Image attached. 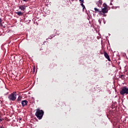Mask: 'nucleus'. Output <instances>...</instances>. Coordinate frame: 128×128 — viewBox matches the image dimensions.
Wrapping results in <instances>:
<instances>
[{
  "label": "nucleus",
  "mask_w": 128,
  "mask_h": 128,
  "mask_svg": "<svg viewBox=\"0 0 128 128\" xmlns=\"http://www.w3.org/2000/svg\"><path fill=\"white\" fill-rule=\"evenodd\" d=\"M121 96H124V94H128V88L124 86L120 92Z\"/></svg>",
  "instance_id": "7ed1b4c3"
},
{
  "label": "nucleus",
  "mask_w": 128,
  "mask_h": 128,
  "mask_svg": "<svg viewBox=\"0 0 128 128\" xmlns=\"http://www.w3.org/2000/svg\"><path fill=\"white\" fill-rule=\"evenodd\" d=\"M104 8H102V14H108V5L106 4H103Z\"/></svg>",
  "instance_id": "20e7f679"
},
{
  "label": "nucleus",
  "mask_w": 128,
  "mask_h": 128,
  "mask_svg": "<svg viewBox=\"0 0 128 128\" xmlns=\"http://www.w3.org/2000/svg\"><path fill=\"white\" fill-rule=\"evenodd\" d=\"M0 26H2V18H0Z\"/></svg>",
  "instance_id": "2eb2a0df"
},
{
  "label": "nucleus",
  "mask_w": 128,
  "mask_h": 128,
  "mask_svg": "<svg viewBox=\"0 0 128 128\" xmlns=\"http://www.w3.org/2000/svg\"><path fill=\"white\" fill-rule=\"evenodd\" d=\"M120 78H121V80H124V78H125L124 76L122 74L120 75Z\"/></svg>",
  "instance_id": "f8f14e48"
},
{
  "label": "nucleus",
  "mask_w": 128,
  "mask_h": 128,
  "mask_svg": "<svg viewBox=\"0 0 128 128\" xmlns=\"http://www.w3.org/2000/svg\"><path fill=\"white\" fill-rule=\"evenodd\" d=\"M44 110L37 108L36 110L35 116H36V118H38L39 120H42V116H44Z\"/></svg>",
  "instance_id": "f257e3e1"
},
{
  "label": "nucleus",
  "mask_w": 128,
  "mask_h": 128,
  "mask_svg": "<svg viewBox=\"0 0 128 128\" xmlns=\"http://www.w3.org/2000/svg\"><path fill=\"white\" fill-rule=\"evenodd\" d=\"M80 2H81V3H82V2H84V0H80Z\"/></svg>",
  "instance_id": "aec40b11"
},
{
  "label": "nucleus",
  "mask_w": 128,
  "mask_h": 128,
  "mask_svg": "<svg viewBox=\"0 0 128 128\" xmlns=\"http://www.w3.org/2000/svg\"><path fill=\"white\" fill-rule=\"evenodd\" d=\"M18 8L20 10H26V6L24 5H21L20 6H18Z\"/></svg>",
  "instance_id": "0eeeda50"
},
{
  "label": "nucleus",
  "mask_w": 128,
  "mask_h": 128,
  "mask_svg": "<svg viewBox=\"0 0 128 128\" xmlns=\"http://www.w3.org/2000/svg\"><path fill=\"white\" fill-rule=\"evenodd\" d=\"M106 14H104V16H106Z\"/></svg>",
  "instance_id": "412c9836"
},
{
  "label": "nucleus",
  "mask_w": 128,
  "mask_h": 128,
  "mask_svg": "<svg viewBox=\"0 0 128 128\" xmlns=\"http://www.w3.org/2000/svg\"><path fill=\"white\" fill-rule=\"evenodd\" d=\"M80 6H82V8H83V10H84V8L86 9V6H84V5L83 2L81 3Z\"/></svg>",
  "instance_id": "ddd939ff"
},
{
  "label": "nucleus",
  "mask_w": 128,
  "mask_h": 128,
  "mask_svg": "<svg viewBox=\"0 0 128 128\" xmlns=\"http://www.w3.org/2000/svg\"><path fill=\"white\" fill-rule=\"evenodd\" d=\"M4 120V119H2V117L0 116V122H2Z\"/></svg>",
  "instance_id": "a211bd4d"
},
{
  "label": "nucleus",
  "mask_w": 128,
  "mask_h": 128,
  "mask_svg": "<svg viewBox=\"0 0 128 128\" xmlns=\"http://www.w3.org/2000/svg\"><path fill=\"white\" fill-rule=\"evenodd\" d=\"M98 4V6H102V0H99Z\"/></svg>",
  "instance_id": "9b49d317"
},
{
  "label": "nucleus",
  "mask_w": 128,
  "mask_h": 128,
  "mask_svg": "<svg viewBox=\"0 0 128 128\" xmlns=\"http://www.w3.org/2000/svg\"><path fill=\"white\" fill-rule=\"evenodd\" d=\"M35 70H36V67H34L33 68V71H34V72Z\"/></svg>",
  "instance_id": "6ab92c4d"
},
{
  "label": "nucleus",
  "mask_w": 128,
  "mask_h": 128,
  "mask_svg": "<svg viewBox=\"0 0 128 128\" xmlns=\"http://www.w3.org/2000/svg\"><path fill=\"white\" fill-rule=\"evenodd\" d=\"M22 96H18V98L16 100V102H18V104L20 103V101L22 100Z\"/></svg>",
  "instance_id": "6e6552de"
},
{
  "label": "nucleus",
  "mask_w": 128,
  "mask_h": 128,
  "mask_svg": "<svg viewBox=\"0 0 128 128\" xmlns=\"http://www.w3.org/2000/svg\"><path fill=\"white\" fill-rule=\"evenodd\" d=\"M28 100H22L21 104H22V106L23 108H24V106H28Z\"/></svg>",
  "instance_id": "39448f33"
},
{
  "label": "nucleus",
  "mask_w": 128,
  "mask_h": 128,
  "mask_svg": "<svg viewBox=\"0 0 128 128\" xmlns=\"http://www.w3.org/2000/svg\"><path fill=\"white\" fill-rule=\"evenodd\" d=\"M23 2H28L30 0H22Z\"/></svg>",
  "instance_id": "f3484780"
},
{
  "label": "nucleus",
  "mask_w": 128,
  "mask_h": 128,
  "mask_svg": "<svg viewBox=\"0 0 128 128\" xmlns=\"http://www.w3.org/2000/svg\"><path fill=\"white\" fill-rule=\"evenodd\" d=\"M9 100L14 102L16 100V92H13L8 96Z\"/></svg>",
  "instance_id": "f03ea898"
},
{
  "label": "nucleus",
  "mask_w": 128,
  "mask_h": 128,
  "mask_svg": "<svg viewBox=\"0 0 128 128\" xmlns=\"http://www.w3.org/2000/svg\"><path fill=\"white\" fill-rule=\"evenodd\" d=\"M16 14H18V16H22V14H24V13H22V12H16Z\"/></svg>",
  "instance_id": "1a4fd4ad"
},
{
  "label": "nucleus",
  "mask_w": 128,
  "mask_h": 128,
  "mask_svg": "<svg viewBox=\"0 0 128 128\" xmlns=\"http://www.w3.org/2000/svg\"><path fill=\"white\" fill-rule=\"evenodd\" d=\"M104 56L108 60V62H110V56H108V54L106 51L104 52Z\"/></svg>",
  "instance_id": "423d86ee"
},
{
  "label": "nucleus",
  "mask_w": 128,
  "mask_h": 128,
  "mask_svg": "<svg viewBox=\"0 0 128 128\" xmlns=\"http://www.w3.org/2000/svg\"><path fill=\"white\" fill-rule=\"evenodd\" d=\"M98 12V14H102V16H104V14L102 13V10H100V12Z\"/></svg>",
  "instance_id": "4468645a"
},
{
  "label": "nucleus",
  "mask_w": 128,
  "mask_h": 128,
  "mask_svg": "<svg viewBox=\"0 0 128 128\" xmlns=\"http://www.w3.org/2000/svg\"><path fill=\"white\" fill-rule=\"evenodd\" d=\"M98 22L100 24H102V20H100V18L98 20Z\"/></svg>",
  "instance_id": "dca6fc26"
},
{
  "label": "nucleus",
  "mask_w": 128,
  "mask_h": 128,
  "mask_svg": "<svg viewBox=\"0 0 128 128\" xmlns=\"http://www.w3.org/2000/svg\"><path fill=\"white\" fill-rule=\"evenodd\" d=\"M94 12L96 14V12H100V9H98V8H94Z\"/></svg>",
  "instance_id": "9d476101"
}]
</instances>
